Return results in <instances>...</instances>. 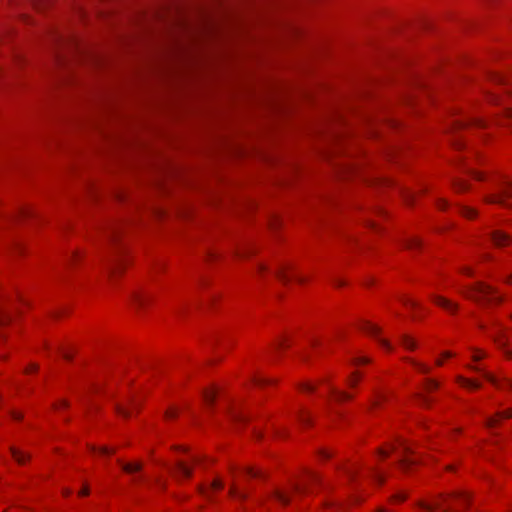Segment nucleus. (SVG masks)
<instances>
[{
    "label": "nucleus",
    "instance_id": "42",
    "mask_svg": "<svg viewBox=\"0 0 512 512\" xmlns=\"http://www.w3.org/2000/svg\"><path fill=\"white\" fill-rule=\"evenodd\" d=\"M483 357H484V353H483L482 351H477V352H475V353H474V355H473V359H474L475 361H478V360H480V359H481V358H483Z\"/></svg>",
    "mask_w": 512,
    "mask_h": 512
},
{
    "label": "nucleus",
    "instance_id": "38",
    "mask_svg": "<svg viewBox=\"0 0 512 512\" xmlns=\"http://www.w3.org/2000/svg\"><path fill=\"white\" fill-rule=\"evenodd\" d=\"M176 414H177V412H176L175 410L170 409V410H167V411H166V413H165V417H166L167 419H171V418L175 417V416H176Z\"/></svg>",
    "mask_w": 512,
    "mask_h": 512
},
{
    "label": "nucleus",
    "instance_id": "34",
    "mask_svg": "<svg viewBox=\"0 0 512 512\" xmlns=\"http://www.w3.org/2000/svg\"><path fill=\"white\" fill-rule=\"evenodd\" d=\"M135 301L137 302V304H139L140 306L141 305H144V303L146 302V297L145 296H142V295H136L135 296Z\"/></svg>",
    "mask_w": 512,
    "mask_h": 512
},
{
    "label": "nucleus",
    "instance_id": "40",
    "mask_svg": "<svg viewBox=\"0 0 512 512\" xmlns=\"http://www.w3.org/2000/svg\"><path fill=\"white\" fill-rule=\"evenodd\" d=\"M116 230H117V228H116L115 226H111V227H109V231H108V234H109V235H108V236H109L111 239L115 237V235H116Z\"/></svg>",
    "mask_w": 512,
    "mask_h": 512
},
{
    "label": "nucleus",
    "instance_id": "4",
    "mask_svg": "<svg viewBox=\"0 0 512 512\" xmlns=\"http://www.w3.org/2000/svg\"><path fill=\"white\" fill-rule=\"evenodd\" d=\"M399 445L402 449V455L399 459V464L403 470L407 471L412 465L416 464L417 460L410 457V454H412L413 451L408 444L401 441Z\"/></svg>",
    "mask_w": 512,
    "mask_h": 512
},
{
    "label": "nucleus",
    "instance_id": "26",
    "mask_svg": "<svg viewBox=\"0 0 512 512\" xmlns=\"http://www.w3.org/2000/svg\"><path fill=\"white\" fill-rule=\"evenodd\" d=\"M245 472H246L249 476H251V477H255V478H256V477H261V476H262V474H261V472H260V471L254 470V469H253V468H251V467H246V468H245Z\"/></svg>",
    "mask_w": 512,
    "mask_h": 512
},
{
    "label": "nucleus",
    "instance_id": "44",
    "mask_svg": "<svg viewBox=\"0 0 512 512\" xmlns=\"http://www.w3.org/2000/svg\"><path fill=\"white\" fill-rule=\"evenodd\" d=\"M88 493H89V489H88V487H84V488L80 491V495H82V496L88 495Z\"/></svg>",
    "mask_w": 512,
    "mask_h": 512
},
{
    "label": "nucleus",
    "instance_id": "15",
    "mask_svg": "<svg viewBox=\"0 0 512 512\" xmlns=\"http://www.w3.org/2000/svg\"><path fill=\"white\" fill-rule=\"evenodd\" d=\"M330 392L333 394L336 401H344L351 398V396L348 393L339 391L336 388H330Z\"/></svg>",
    "mask_w": 512,
    "mask_h": 512
},
{
    "label": "nucleus",
    "instance_id": "22",
    "mask_svg": "<svg viewBox=\"0 0 512 512\" xmlns=\"http://www.w3.org/2000/svg\"><path fill=\"white\" fill-rule=\"evenodd\" d=\"M298 417V420L303 424V425H307L310 421L309 419V415L304 412V411H300L297 415Z\"/></svg>",
    "mask_w": 512,
    "mask_h": 512
},
{
    "label": "nucleus",
    "instance_id": "12",
    "mask_svg": "<svg viewBox=\"0 0 512 512\" xmlns=\"http://www.w3.org/2000/svg\"><path fill=\"white\" fill-rule=\"evenodd\" d=\"M511 417H512V409H507V410L497 414L496 417L490 418L488 420V425L490 427H493L496 425V423L499 421V419L511 418Z\"/></svg>",
    "mask_w": 512,
    "mask_h": 512
},
{
    "label": "nucleus",
    "instance_id": "10",
    "mask_svg": "<svg viewBox=\"0 0 512 512\" xmlns=\"http://www.w3.org/2000/svg\"><path fill=\"white\" fill-rule=\"evenodd\" d=\"M229 494L233 498L240 500V501H244L248 498V493L246 491L240 490L236 484L231 485Z\"/></svg>",
    "mask_w": 512,
    "mask_h": 512
},
{
    "label": "nucleus",
    "instance_id": "21",
    "mask_svg": "<svg viewBox=\"0 0 512 512\" xmlns=\"http://www.w3.org/2000/svg\"><path fill=\"white\" fill-rule=\"evenodd\" d=\"M203 396L207 403H212L214 401L215 391L214 390H206V391H204Z\"/></svg>",
    "mask_w": 512,
    "mask_h": 512
},
{
    "label": "nucleus",
    "instance_id": "57",
    "mask_svg": "<svg viewBox=\"0 0 512 512\" xmlns=\"http://www.w3.org/2000/svg\"><path fill=\"white\" fill-rule=\"evenodd\" d=\"M278 345H279V347H281V346H283V345H284V343L281 341V342H279V344H278Z\"/></svg>",
    "mask_w": 512,
    "mask_h": 512
},
{
    "label": "nucleus",
    "instance_id": "1",
    "mask_svg": "<svg viewBox=\"0 0 512 512\" xmlns=\"http://www.w3.org/2000/svg\"><path fill=\"white\" fill-rule=\"evenodd\" d=\"M473 297L477 301L485 303H497L501 297L489 285L479 283L473 291Z\"/></svg>",
    "mask_w": 512,
    "mask_h": 512
},
{
    "label": "nucleus",
    "instance_id": "47",
    "mask_svg": "<svg viewBox=\"0 0 512 512\" xmlns=\"http://www.w3.org/2000/svg\"><path fill=\"white\" fill-rule=\"evenodd\" d=\"M506 385L512 389V380L511 379H505Z\"/></svg>",
    "mask_w": 512,
    "mask_h": 512
},
{
    "label": "nucleus",
    "instance_id": "20",
    "mask_svg": "<svg viewBox=\"0 0 512 512\" xmlns=\"http://www.w3.org/2000/svg\"><path fill=\"white\" fill-rule=\"evenodd\" d=\"M10 315L0 307V325H4L10 321Z\"/></svg>",
    "mask_w": 512,
    "mask_h": 512
},
{
    "label": "nucleus",
    "instance_id": "29",
    "mask_svg": "<svg viewBox=\"0 0 512 512\" xmlns=\"http://www.w3.org/2000/svg\"><path fill=\"white\" fill-rule=\"evenodd\" d=\"M254 382L256 385H264L270 382V380L263 377H254Z\"/></svg>",
    "mask_w": 512,
    "mask_h": 512
},
{
    "label": "nucleus",
    "instance_id": "28",
    "mask_svg": "<svg viewBox=\"0 0 512 512\" xmlns=\"http://www.w3.org/2000/svg\"><path fill=\"white\" fill-rule=\"evenodd\" d=\"M462 212L468 218H473L476 214V212L471 208H463Z\"/></svg>",
    "mask_w": 512,
    "mask_h": 512
},
{
    "label": "nucleus",
    "instance_id": "14",
    "mask_svg": "<svg viewBox=\"0 0 512 512\" xmlns=\"http://www.w3.org/2000/svg\"><path fill=\"white\" fill-rule=\"evenodd\" d=\"M122 469L129 474L138 472L141 470L142 465L141 463H123L121 464Z\"/></svg>",
    "mask_w": 512,
    "mask_h": 512
},
{
    "label": "nucleus",
    "instance_id": "46",
    "mask_svg": "<svg viewBox=\"0 0 512 512\" xmlns=\"http://www.w3.org/2000/svg\"><path fill=\"white\" fill-rule=\"evenodd\" d=\"M201 461H202V458H201L200 456H194V457H193V462H194V463H197V464H198V463H200Z\"/></svg>",
    "mask_w": 512,
    "mask_h": 512
},
{
    "label": "nucleus",
    "instance_id": "39",
    "mask_svg": "<svg viewBox=\"0 0 512 512\" xmlns=\"http://www.w3.org/2000/svg\"><path fill=\"white\" fill-rule=\"evenodd\" d=\"M355 364H362V363H368L369 359L366 357H357L354 360Z\"/></svg>",
    "mask_w": 512,
    "mask_h": 512
},
{
    "label": "nucleus",
    "instance_id": "45",
    "mask_svg": "<svg viewBox=\"0 0 512 512\" xmlns=\"http://www.w3.org/2000/svg\"><path fill=\"white\" fill-rule=\"evenodd\" d=\"M60 353L62 354V356H63L65 359H70V355H69L66 351H64V350H62V349H61V350H60Z\"/></svg>",
    "mask_w": 512,
    "mask_h": 512
},
{
    "label": "nucleus",
    "instance_id": "3",
    "mask_svg": "<svg viewBox=\"0 0 512 512\" xmlns=\"http://www.w3.org/2000/svg\"><path fill=\"white\" fill-rule=\"evenodd\" d=\"M512 197V182H506L503 184L500 192L497 195L491 197L490 202L498 203L505 207H510L508 199Z\"/></svg>",
    "mask_w": 512,
    "mask_h": 512
},
{
    "label": "nucleus",
    "instance_id": "11",
    "mask_svg": "<svg viewBox=\"0 0 512 512\" xmlns=\"http://www.w3.org/2000/svg\"><path fill=\"white\" fill-rule=\"evenodd\" d=\"M272 495L279 503L283 505H287L290 502V495L282 490L275 489Z\"/></svg>",
    "mask_w": 512,
    "mask_h": 512
},
{
    "label": "nucleus",
    "instance_id": "52",
    "mask_svg": "<svg viewBox=\"0 0 512 512\" xmlns=\"http://www.w3.org/2000/svg\"><path fill=\"white\" fill-rule=\"evenodd\" d=\"M118 268V264L116 265H113L110 269H111V272H115V270Z\"/></svg>",
    "mask_w": 512,
    "mask_h": 512
},
{
    "label": "nucleus",
    "instance_id": "25",
    "mask_svg": "<svg viewBox=\"0 0 512 512\" xmlns=\"http://www.w3.org/2000/svg\"><path fill=\"white\" fill-rule=\"evenodd\" d=\"M117 411L123 417H128L130 415L129 409L126 406H124V405H118L117 406Z\"/></svg>",
    "mask_w": 512,
    "mask_h": 512
},
{
    "label": "nucleus",
    "instance_id": "9",
    "mask_svg": "<svg viewBox=\"0 0 512 512\" xmlns=\"http://www.w3.org/2000/svg\"><path fill=\"white\" fill-rule=\"evenodd\" d=\"M275 274L283 283H288L289 281L292 280V278H295V280L298 281V282H303L304 281V279L301 276H299V275L290 276L287 273L285 267H279L275 271Z\"/></svg>",
    "mask_w": 512,
    "mask_h": 512
},
{
    "label": "nucleus",
    "instance_id": "24",
    "mask_svg": "<svg viewBox=\"0 0 512 512\" xmlns=\"http://www.w3.org/2000/svg\"><path fill=\"white\" fill-rule=\"evenodd\" d=\"M402 302L405 306L411 307V308L417 307V305H418V303L416 301H414L413 299L408 298V297L402 298Z\"/></svg>",
    "mask_w": 512,
    "mask_h": 512
},
{
    "label": "nucleus",
    "instance_id": "31",
    "mask_svg": "<svg viewBox=\"0 0 512 512\" xmlns=\"http://www.w3.org/2000/svg\"><path fill=\"white\" fill-rule=\"evenodd\" d=\"M394 449H395V446H394V445H392V446L390 447V449H389V450H386V449H380V450H379V455H380L381 457L385 458V457H387V456L389 455L390 451H391V450H394Z\"/></svg>",
    "mask_w": 512,
    "mask_h": 512
},
{
    "label": "nucleus",
    "instance_id": "37",
    "mask_svg": "<svg viewBox=\"0 0 512 512\" xmlns=\"http://www.w3.org/2000/svg\"><path fill=\"white\" fill-rule=\"evenodd\" d=\"M426 385H427V389H429V390L435 389L438 386L437 382L434 380H428Z\"/></svg>",
    "mask_w": 512,
    "mask_h": 512
},
{
    "label": "nucleus",
    "instance_id": "18",
    "mask_svg": "<svg viewBox=\"0 0 512 512\" xmlns=\"http://www.w3.org/2000/svg\"><path fill=\"white\" fill-rule=\"evenodd\" d=\"M460 382L463 386L469 388V389H477L480 387V384L475 381L467 380V379H460Z\"/></svg>",
    "mask_w": 512,
    "mask_h": 512
},
{
    "label": "nucleus",
    "instance_id": "8",
    "mask_svg": "<svg viewBox=\"0 0 512 512\" xmlns=\"http://www.w3.org/2000/svg\"><path fill=\"white\" fill-rule=\"evenodd\" d=\"M490 238L495 246L502 247L508 245L511 242V238L508 234L500 230H494L490 233Z\"/></svg>",
    "mask_w": 512,
    "mask_h": 512
},
{
    "label": "nucleus",
    "instance_id": "33",
    "mask_svg": "<svg viewBox=\"0 0 512 512\" xmlns=\"http://www.w3.org/2000/svg\"><path fill=\"white\" fill-rule=\"evenodd\" d=\"M408 248L417 247L419 245V241L417 239H410L406 243Z\"/></svg>",
    "mask_w": 512,
    "mask_h": 512
},
{
    "label": "nucleus",
    "instance_id": "23",
    "mask_svg": "<svg viewBox=\"0 0 512 512\" xmlns=\"http://www.w3.org/2000/svg\"><path fill=\"white\" fill-rule=\"evenodd\" d=\"M484 377L496 387H501L499 380L490 373H484Z\"/></svg>",
    "mask_w": 512,
    "mask_h": 512
},
{
    "label": "nucleus",
    "instance_id": "53",
    "mask_svg": "<svg viewBox=\"0 0 512 512\" xmlns=\"http://www.w3.org/2000/svg\"><path fill=\"white\" fill-rule=\"evenodd\" d=\"M398 497H399V500H401V501L405 499V495H399Z\"/></svg>",
    "mask_w": 512,
    "mask_h": 512
},
{
    "label": "nucleus",
    "instance_id": "35",
    "mask_svg": "<svg viewBox=\"0 0 512 512\" xmlns=\"http://www.w3.org/2000/svg\"><path fill=\"white\" fill-rule=\"evenodd\" d=\"M222 487H223V484H222L221 480L216 479L213 481L211 489H221Z\"/></svg>",
    "mask_w": 512,
    "mask_h": 512
},
{
    "label": "nucleus",
    "instance_id": "17",
    "mask_svg": "<svg viewBox=\"0 0 512 512\" xmlns=\"http://www.w3.org/2000/svg\"><path fill=\"white\" fill-rule=\"evenodd\" d=\"M371 477L378 483L382 484L384 482V476L380 473L375 467L370 468Z\"/></svg>",
    "mask_w": 512,
    "mask_h": 512
},
{
    "label": "nucleus",
    "instance_id": "55",
    "mask_svg": "<svg viewBox=\"0 0 512 512\" xmlns=\"http://www.w3.org/2000/svg\"><path fill=\"white\" fill-rule=\"evenodd\" d=\"M60 404H61V406H63V407H65V406L67 405L65 401H61V403H60Z\"/></svg>",
    "mask_w": 512,
    "mask_h": 512
},
{
    "label": "nucleus",
    "instance_id": "50",
    "mask_svg": "<svg viewBox=\"0 0 512 512\" xmlns=\"http://www.w3.org/2000/svg\"><path fill=\"white\" fill-rule=\"evenodd\" d=\"M437 303L440 305H445V300L442 298H437Z\"/></svg>",
    "mask_w": 512,
    "mask_h": 512
},
{
    "label": "nucleus",
    "instance_id": "43",
    "mask_svg": "<svg viewBox=\"0 0 512 512\" xmlns=\"http://www.w3.org/2000/svg\"><path fill=\"white\" fill-rule=\"evenodd\" d=\"M99 452L101 454H110L113 453V450H110L108 447H101L99 448Z\"/></svg>",
    "mask_w": 512,
    "mask_h": 512
},
{
    "label": "nucleus",
    "instance_id": "6",
    "mask_svg": "<svg viewBox=\"0 0 512 512\" xmlns=\"http://www.w3.org/2000/svg\"><path fill=\"white\" fill-rule=\"evenodd\" d=\"M320 478L319 475H317L314 472H309L307 475V479L301 483H294L292 484V491L297 494H305L308 492V484L319 482Z\"/></svg>",
    "mask_w": 512,
    "mask_h": 512
},
{
    "label": "nucleus",
    "instance_id": "56",
    "mask_svg": "<svg viewBox=\"0 0 512 512\" xmlns=\"http://www.w3.org/2000/svg\"><path fill=\"white\" fill-rule=\"evenodd\" d=\"M36 365H31V370H36Z\"/></svg>",
    "mask_w": 512,
    "mask_h": 512
},
{
    "label": "nucleus",
    "instance_id": "2",
    "mask_svg": "<svg viewBox=\"0 0 512 512\" xmlns=\"http://www.w3.org/2000/svg\"><path fill=\"white\" fill-rule=\"evenodd\" d=\"M418 505L426 512H445L444 498L442 496H434L428 501H420Z\"/></svg>",
    "mask_w": 512,
    "mask_h": 512
},
{
    "label": "nucleus",
    "instance_id": "49",
    "mask_svg": "<svg viewBox=\"0 0 512 512\" xmlns=\"http://www.w3.org/2000/svg\"><path fill=\"white\" fill-rule=\"evenodd\" d=\"M322 454H323V457H325V458H329L331 456V454L326 450L322 451Z\"/></svg>",
    "mask_w": 512,
    "mask_h": 512
},
{
    "label": "nucleus",
    "instance_id": "13",
    "mask_svg": "<svg viewBox=\"0 0 512 512\" xmlns=\"http://www.w3.org/2000/svg\"><path fill=\"white\" fill-rule=\"evenodd\" d=\"M10 451L12 453L13 458L19 463L24 464L25 461L29 458V455H26L25 453L21 452L20 450L11 447Z\"/></svg>",
    "mask_w": 512,
    "mask_h": 512
},
{
    "label": "nucleus",
    "instance_id": "7",
    "mask_svg": "<svg viewBox=\"0 0 512 512\" xmlns=\"http://www.w3.org/2000/svg\"><path fill=\"white\" fill-rule=\"evenodd\" d=\"M169 470L175 477L189 478L192 475V468L182 460L176 461L174 467L169 468Z\"/></svg>",
    "mask_w": 512,
    "mask_h": 512
},
{
    "label": "nucleus",
    "instance_id": "58",
    "mask_svg": "<svg viewBox=\"0 0 512 512\" xmlns=\"http://www.w3.org/2000/svg\"><path fill=\"white\" fill-rule=\"evenodd\" d=\"M138 480H140V477H136V478H134V481H135V482H136V481H138Z\"/></svg>",
    "mask_w": 512,
    "mask_h": 512
},
{
    "label": "nucleus",
    "instance_id": "59",
    "mask_svg": "<svg viewBox=\"0 0 512 512\" xmlns=\"http://www.w3.org/2000/svg\"><path fill=\"white\" fill-rule=\"evenodd\" d=\"M509 116H510V117H512V112L510 113V115H509Z\"/></svg>",
    "mask_w": 512,
    "mask_h": 512
},
{
    "label": "nucleus",
    "instance_id": "16",
    "mask_svg": "<svg viewBox=\"0 0 512 512\" xmlns=\"http://www.w3.org/2000/svg\"><path fill=\"white\" fill-rule=\"evenodd\" d=\"M401 343L405 348L410 350H413L416 347L414 340L408 335L401 336Z\"/></svg>",
    "mask_w": 512,
    "mask_h": 512
},
{
    "label": "nucleus",
    "instance_id": "51",
    "mask_svg": "<svg viewBox=\"0 0 512 512\" xmlns=\"http://www.w3.org/2000/svg\"><path fill=\"white\" fill-rule=\"evenodd\" d=\"M356 382H357V381H356L355 379H352V378H351V379L349 380V385H350V386H355Z\"/></svg>",
    "mask_w": 512,
    "mask_h": 512
},
{
    "label": "nucleus",
    "instance_id": "27",
    "mask_svg": "<svg viewBox=\"0 0 512 512\" xmlns=\"http://www.w3.org/2000/svg\"><path fill=\"white\" fill-rule=\"evenodd\" d=\"M449 497H450V511L452 510V500L455 498L456 500H459V501H462V502H467V497L466 496H461V495H456L454 496L453 493L450 491V494H449Z\"/></svg>",
    "mask_w": 512,
    "mask_h": 512
},
{
    "label": "nucleus",
    "instance_id": "41",
    "mask_svg": "<svg viewBox=\"0 0 512 512\" xmlns=\"http://www.w3.org/2000/svg\"><path fill=\"white\" fill-rule=\"evenodd\" d=\"M302 390L306 391V392H312V391H314V386L307 383L302 386Z\"/></svg>",
    "mask_w": 512,
    "mask_h": 512
},
{
    "label": "nucleus",
    "instance_id": "32",
    "mask_svg": "<svg viewBox=\"0 0 512 512\" xmlns=\"http://www.w3.org/2000/svg\"><path fill=\"white\" fill-rule=\"evenodd\" d=\"M32 214H33V212H32L30 209H28V208H23V209H21V210L18 212V216H25V217H26V216H30V215H32Z\"/></svg>",
    "mask_w": 512,
    "mask_h": 512
},
{
    "label": "nucleus",
    "instance_id": "36",
    "mask_svg": "<svg viewBox=\"0 0 512 512\" xmlns=\"http://www.w3.org/2000/svg\"><path fill=\"white\" fill-rule=\"evenodd\" d=\"M232 417H233V419H234L235 421H240V422H241V421H245V419H246V418H245V416H244L243 414H241V413H234V414L232 415Z\"/></svg>",
    "mask_w": 512,
    "mask_h": 512
},
{
    "label": "nucleus",
    "instance_id": "54",
    "mask_svg": "<svg viewBox=\"0 0 512 512\" xmlns=\"http://www.w3.org/2000/svg\"><path fill=\"white\" fill-rule=\"evenodd\" d=\"M377 512H388V511H387V510H385V509H383V508H380V509H378V511H377Z\"/></svg>",
    "mask_w": 512,
    "mask_h": 512
},
{
    "label": "nucleus",
    "instance_id": "30",
    "mask_svg": "<svg viewBox=\"0 0 512 512\" xmlns=\"http://www.w3.org/2000/svg\"><path fill=\"white\" fill-rule=\"evenodd\" d=\"M413 365H415V367L420 371V372H423V373H426L427 372V367L422 364V363H418L416 361H412Z\"/></svg>",
    "mask_w": 512,
    "mask_h": 512
},
{
    "label": "nucleus",
    "instance_id": "19",
    "mask_svg": "<svg viewBox=\"0 0 512 512\" xmlns=\"http://www.w3.org/2000/svg\"><path fill=\"white\" fill-rule=\"evenodd\" d=\"M386 398V395L382 392H377L375 395V398L372 400V407H377L381 401H384Z\"/></svg>",
    "mask_w": 512,
    "mask_h": 512
},
{
    "label": "nucleus",
    "instance_id": "5",
    "mask_svg": "<svg viewBox=\"0 0 512 512\" xmlns=\"http://www.w3.org/2000/svg\"><path fill=\"white\" fill-rule=\"evenodd\" d=\"M361 329L366 332L367 334H369L370 336L374 337L375 339H377L379 341V343L386 349L388 350H391V344L383 339V338H380L379 337V334H380V328L370 322H363L362 325H361Z\"/></svg>",
    "mask_w": 512,
    "mask_h": 512
},
{
    "label": "nucleus",
    "instance_id": "48",
    "mask_svg": "<svg viewBox=\"0 0 512 512\" xmlns=\"http://www.w3.org/2000/svg\"><path fill=\"white\" fill-rule=\"evenodd\" d=\"M21 417H22L21 414L16 413V412L13 413V418L14 419L19 420V419H21Z\"/></svg>",
    "mask_w": 512,
    "mask_h": 512
}]
</instances>
